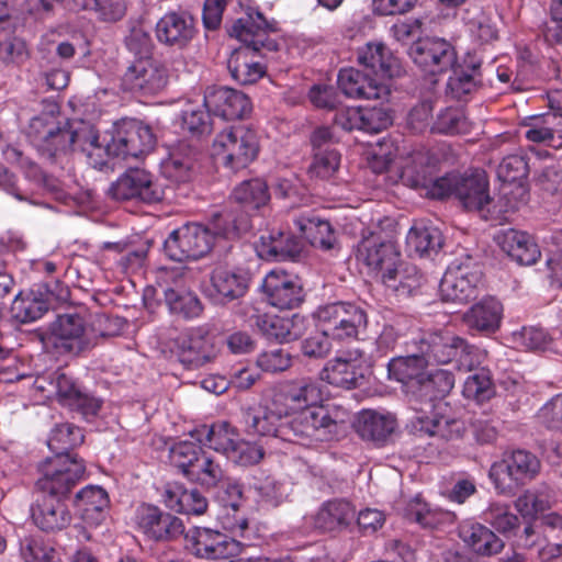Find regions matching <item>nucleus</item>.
Here are the masks:
<instances>
[{"label":"nucleus","instance_id":"obj_1","mask_svg":"<svg viewBox=\"0 0 562 562\" xmlns=\"http://www.w3.org/2000/svg\"><path fill=\"white\" fill-rule=\"evenodd\" d=\"M274 31V23L252 9L233 23L229 35L243 43V46L232 52L227 60L228 71L236 82L254 85L266 75V66L258 60V53L261 49L277 50L278 43L269 36Z\"/></svg>","mask_w":562,"mask_h":562},{"label":"nucleus","instance_id":"obj_2","mask_svg":"<svg viewBox=\"0 0 562 562\" xmlns=\"http://www.w3.org/2000/svg\"><path fill=\"white\" fill-rule=\"evenodd\" d=\"M323 392L318 382L311 378H302L282 384L273 394L272 404L280 405L281 412L288 416L291 412L295 415L310 413L319 416L321 422H314L315 431L318 435L310 438L307 448L318 447L322 443L336 441L345 430V423L337 418V414L325 405H322Z\"/></svg>","mask_w":562,"mask_h":562},{"label":"nucleus","instance_id":"obj_3","mask_svg":"<svg viewBox=\"0 0 562 562\" xmlns=\"http://www.w3.org/2000/svg\"><path fill=\"white\" fill-rule=\"evenodd\" d=\"M356 259L364 265L370 273L379 278L384 285L396 292L411 294L419 286L418 271L411 267L401 272V252L393 239V235L383 232L380 227L362 232L361 239L356 247Z\"/></svg>","mask_w":562,"mask_h":562},{"label":"nucleus","instance_id":"obj_4","mask_svg":"<svg viewBox=\"0 0 562 562\" xmlns=\"http://www.w3.org/2000/svg\"><path fill=\"white\" fill-rule=\"evenodd\" d=\"M409 352H419L429 364L456 362L459 370L472 371L480 363L479 349L447 330L417 329L403 341Z\"/></svg>","mask_w":562,"mask_h":562},{"label":"nucleus","instance_id":"obj_5","mask_svg":"<svg viewBox=\"0 0 562 562\" xmlns=\"http://www.w3.org/2000/svg\"><path fill=\"white\" fill-rule=\"evenodd\" d=\"M276 409L248 408L243 414L245 431L250 436L271 437L284 442L295 443L307 447L313 436L318 435L315 431L314 422H321L319 416L310 413L303 415H293L290 419H284V412L280 405H274Z\"/></svg>","mask_w":562,"mask_h":562},{"label":"nucleus","instance_id":"obj_6","mask_svg":"<svg viewBox=\"0 0 562 562\" xmlns=\"http://www.w3.org/2000/svg\"><path fill=\"white\" fill-rule=\"evenodd\" d=\"M214 158L225 168L238 171L255 161L260 151L257 132L248 125H232L221 131L213 140Z\"/></svg>","mask_w":562,"mask_h":562},{"label":"nucleus","instance_id":"obj_7","mask_svg":"<svg viewBox=\"0 0 562 562\" xmlns=\"http://www.w3.org/2000/svg\"><path fill=\"white\" fill-rule=\"evenodd\" d=\"M214 244L211 227L200 222H187L168 235L164 250L171 260L182 262L205 257Z\"/></svg>","mask_w":562,"mask_h":562},{"label":"nucleus","instance_id":"obj_8","mask_svg":"<svg viewBox=\"0 0 562 562\" xmlns=\"http://www.w3.org/2000/svg\"><path fill=\"white\" fill-rule=\"evenodd\" d=\"M40 471L37 486L43 494L63 499L83 477L86 465L77 456H54L41 464Z\"/></svg>","mask_w":562,"mask_h":562},{"label":"nucleus","instance_id":"obj_9","mask_svg":"<svg viewBox=\"0 0 562 562\" xmlns=\"http://www.w3.org/2000/svg\"><path fill=\"white\" fill-rule=\"evenodd\" d=\"M249 543L218 530L204 527L190 528L184 533V549L198 559L226 560L244 552Z\"/></svg>","mask_w":562,"mask_h":562},{"label":"nucleus","instance_id":"obj_10","mask_svg":"<svg viewBox=\"0 0 562 562\" xmlns=\"http://www.w3.org/2000/svg\"><path fill=\"white\" fill-rule=\"evenodd\" d=\"M482 276L480 265L471 256L454 259L448 266L439 284L442 301L467 303L475 297Z\"/></svg>","mask_w":562,"mask_h":562},{"label":"nucleus","instance_id":"obj_11","mask_svg":"<svg viewBox=\"0 0 562 562\" xmlns=\"http://www.w3.org/2000/svg\"><path fill=\"white\" fill-rule=\"evenodd\" d=\"M169 69L154 56L134 58L127 66L121 79L124 91L142 95H155L168 85Z\"/></svg>","mask_w":562,"mask_h":562},{"label":"nucleus","instance_id":"obj_12","mask_svg":"<svg viewBox=\"0 0 562 562\" xmlns=\"http://www.w3.org/2000/svg\"><path fill=\"white\" fill-rule=\"evenodd\" d=\"M110 195L117 201H136L156 204L165 199V188L150 172L134 168L128 169L112 183Z\"/></svg>","mask_w":562,"mask_h":562},{"label":"nucleus","instance_id":"obj_13","mask_svg":"<svg viewBox=\"0 0 562 562\" xmlns=\"http://www.w3.org/2000/svg\"><path fill=\"white\" fill-rule=\"evenodd\" d=\"M316 316L319 325L326 328L333 339L337 340L356 338L359 329L367 325L366 312L347 302H334L321 306Z\"/></svg>","mask_w":562,"mask_h":562},{"label":"nucleus","instance_id":"obj_14","mask_svg":"<svg viewBox=\"0 0 562 562\" xmlns=\"http://www.w3.org/2000/svg\"><path fill=\"white\" fill-rule=\"evenodd\" d=\"M408 54L420 71L429 76L447 72L457 63L454 47L441 37L418 38L411 45Z\"/></svg>","mask_w":562,"mask_h":562},{"label":"nucleus","instance_id":"obj_15","mask_svg":"<svg viewBox=\"0 0 562 562\" xmlns=\"http://www.w3.org/2000/svg\"><path fill=\"white\" fill-rule=\"evenodd\" d=\"M160 280L166 284L162 288L164 301L169 312L184 319L199 317L203 305L198 295L183 286V276L177 270H165Z\"/></svg>","mask_w":562,"mask_h":562},{"label":"nucleus","instance_id":"obj_16","mask_svg":"<svg viewBox=\"0 0 562 562\" xmlns=\"http://www.w3.org/2000/svg\"><path fill=\"white\" fill-rule=\"evenodd\" d=\"M111 132V140L116 144V150L122 159L138 158L154 148L155 136L151 128L138 120H122Z\"/></svg>","mask_w":562,"mask_h":562},{"label":"nucleus","instance_id":"obj_17","mask_svg":"<svg viewBox=\"0 0 562 562\" xmlns=\"http://www.w3.org/2000/svg\"><path fill=\"white\" fill-rule=\"evenodd\" d=\"M135 521L138 529L155 541H172L184 533V526L180 518L150 504H142L137 507Z\"/></svg>","mask_w":562,"mask_h":562},{"label":"nucleus","instance_id":"obj_18","mask_svg":"<svg viewBox=\"0 0 562 562\" xmlns=\"http://www.w3.org/2000/svg\"><path fill=\"white\" fill-rule=\"evenodd\" d=\"M177 356L189 369H198L215 356L210 330L205 326L190 327L175 339Z\"/></svg>","mask_w":562,"mask_h":562},{"label":"nucleus","instance_id":"obj_19","mask_svg":"<svg viewBox=\"0 0 562 562\" xmlns=\"http://www.w3.org/2000/svg\"><path fill=\"white\" fill-rule=\"evenodd\" d=\"M268 302L279 310H292L303 302V289L299 278L282 269H272L262 282Z\"/></svg>","mask_w":562,"mask_h":562},{"label":"nucleus","instance_id":"obj_20","mask_svg":"<svg viewBox=\"0 0 562 562\" xmlns=\"http://www.w3.org/2000/svg\"><path fill=\"white\" fill-rule=\"evenodd\" d=\"M57 402L85 419L93 418L102 407V400L83 390L71 376L58 373L54 381Z\"/></svg>","mask_w":562,"mask_h":562},{"label":"nucleus","instance_id":"obj_21","mask_svg":"<svg viewBox=\"0 0 562 562\" xmlns=\"http://www.w3.org/2000/svg\"><path fill=\"white\" fill-rule=\"evenodd\" d=\"M209 112L224 120L243 119L251 112L250 99L241 91L228 87H211L204 94Z\"/></svg>","mask_w":562,"mask_h":562},{"label":"nucleus","instance_id":"obj_22","mask_svg":"<svg viewBox=\"0 0 562 562\" xmlns=\"http://www.w3.org/2000/svg\"><path fill=\"white\" fill-rule=\"evenodd\" d=\"M528 196L527 186L502 184L496 198L488 195L487 202L480 214L485 221L502 225L509 222L512 216L527 204Z\"/></svg>","mask_w":562,"mask_h":562},{"label":"nucleus","instance_id":"obj_23","mask_svg":"<svg viewBox=\"0 0 562 562\" xmlns=\"http://www.w3.org/2000/svg\"><path fill=\"white\" fill-rule=\"evenodd\" d=\"M155 33L159 43L181 49L195 35L194 19L186 11L167 12L156 23Z\"/></svg>","mask_w":562,"mask_h":562},{"label":"nucleus","instance_id":"obj_24","mask_svg":"<svg viewBox=\"0 0 562 562\" xmlns=\"http://www.w3.org/2000/svg\"><path fill=\"white\" fill-rule=\"evenodd\" d=\"M335 123L346 131L359 130L378 134L392 124V116L382 106H360L337 114Z\"/></svg>","mask_w":562,"mask_h":562},{"label":"nucleus","instance_id":"obj_25","mask_svg":"<svg viewBox=\"0 0 562 562\" xmlns=\"http://www.w3.org/2000/svg\"><path fill=\"white\" fill-rule=\"evenodd\" d=\"M34 525L44 532H57L67 528L72 519L65 502L58 497L43 494L31 508Z\"/></svg>","mask_w":562,"mask_h":562},{"label":"nucleus","instance_id":"obj_26","mask_svg":"<svg viewBox=\"0 0 562 562\" xmlns=\"http://www.w3.org/2000/svg\"><path fill=\"white\" fill-rule=\"evenodd\" d=\"M337 85L340 91L351 99L379 100L389 94L385 85L353 67L339 70Z\"/></svg>","mask_w":562,"mask_h":562},{"label":"nucleus","instance_id":"obj_27","mask_svg":"<svg viewBox=\"0 0 562 562\" xmlns=\"http://www.w3.org/2000/svg\"><path fill=\"white\" fill-rule=\"evenodd\" d=\"M540 468V460L533 453L517 449L505 457L502 462L494 463L491 468L490 476L497 484L499 472L506 471L510 481L516 485H524L538 475Z\"/></svg>","mask_w":562,"mask_h":562},{"label":"nucleus","instance_id":"obj_28","mask_svg":"<svg viewBox=\"0 0 562 562\" xmlns=\"http://www.w3.org/2000/svg\"><path fill=\"white\" fill-rule=\"evenodd\" d=\"M495 241L514 261L521 266L535 265L541 251L533 236L524 231L507 228L499 231Z\"/></svg>","mask_w":562,"mask_h":562},{"label":"nucleus","instance_id":"obj_29","mask_svg":"<svg viewBox=\"0 0 562 562\" xmlns=\"http://www.w3.org/2000/svg\"><path fill=\"white\" fill-rule=\"evenodd\" d=\"M357 60L359 65L382 78H394L402 74L398 58L382 42H369L358 48Z\"/></svg>","mask_w":562,"mask_h":562},{"label":"nucleus","instance_id":"obj_30","mask_svg":"<svg viewBox=\"0 0 562 562\" xmlns=\"http://www.w3.org/2000/svg\"><path fill=\"white\" fill-rule=\"evenodd\" d=\"M464 430L463 422L446 417L437 412H431L430 415L418 414L411 420V431L419 437H438L450 441L461 438Z\"/></svg>","mask_w":562,"mask_h":562},{"label":"nucleus","instance_id":"obj_31","mask_svg":"<svg viewBox=\"0 0 562 562\" xmlns=\"http://www.w3.org/2000/svg\"><path fill=\"white\" fill-rule=\"evenodd\" d=\"M74 507L87 525L98 527L108 516L110 497L103 487L87 485L76 494Z\"/></svg>","mask_w":562,"mask_h":562},{"label":"nucleus","instance_id":"obj_32","mask_svg":"<svg viewBox=\"0 0 562 562\" xmlns=\"http://www.w3.org/2000/svg\"><path fill=\"white\" fill-rule=\"evenodd\" d=\"M255 249L267 261H294L301 255L302 243L291 233L277 232L261 235Z\"/></svg>","mask_w":562,"mask_h":562},{"label":"nucleus","instance_id":"obj_33","mask_svg":"<svg viewBox=\"0 0 562 562\" xmlns=\"http://www.w3.org/2000/svg\"><path fill=\"white\" fill-rule=\"evenodd\" d=\"M85 330V319L77 313L58 315L50 327L55 346L69 353H79L83 350Z\"/></svg>","mask_w":562,"mask_h":562},{"label":"nucleus","instance_id":"obj_34","mask_svg":"<svg viewBox=\"0 0 562 562\" xmlns=\"http://www.w3.org/2000/svg\"><path fill=\"white\" fill-rule=\"evenodd\" d=\"M396 419L391 414H380L364 409L359 413L355 428L361 439L375 447L385 446L396 428Z\"/></svg>","mask_w":562,"mask_h":562},{"label":"nucleus","instance_id":"obj_35","mask_svg":"<svg viewBox=\"0 0 562 562\" xmlns=\"http://www.w3.org/2000/svg\"><path fill=\"white\" fill-rule=\"evenodd\" d=\"M319 379L334 386L351 390L363 384L364 368L356 359L338 357L326 362Z\"/></svg>","mask_w":562,"mask_h":562},{"label":"nucleus","instance_id":"obj_36","mask_svg":"<svg viewBox=\"0 0 562 562\" xmlns=\"http://www.w3.org/2000/svg\"><path fill=\"white\" fill-rule=\"evenodd\" d=\"M458 536L476 554L490 557L499 553L504 542L486 526L465 520L459 525Z\"/></svg>","mask_w":562,"mask_h":562},{"label":"nucleus","instance_id":"obj_37","mask_svg":"<svg viewBox=\"0 0 562 562\" xmlns=\"http://www.w3.org/2000/svg\"><path fill=\"white\" fill-rule=\"evenodd\" d=\"M191 437L205 447L229 457L236 446L239 434L228 422L201 425L190 432Z\"/></svg>","mask_w":562,"mask_h":562},{"label":"nucleus","instance_id":"obj_38","mask_svg":"<svg viewBox=\"0 0 562 562\" xmlns=\"http://www.w3.org/2000/svg\"><path fill=\"white\" fill-rule=\"evenodd\" d=\"M162 501L170 510L184 515L199 516L207 509V499L200 491L188 490L177 482L166 484Z\"/></svg>","mask_w":562,"mask_h":562},{"label":"nucleus","instance_id":"obj_39","mask_svg":"<svg viewBox=\"0 0 562 562\" xmlns=\"http://www.w3.org/2000/svg\"><path fill=\"white\" fill-rule=\"evenodd\" d=\"M356 517L353 505L342 498L325 502L314 518L315 527L323 532L340 531L350 526Z\"/></svg>","mask_w":562,"mask_h":562},{"label":"nucleus","instance_id":"obj_40","mask_svg":"<svg viewBox=\"0 0 562 562\" xmlns=\"http://www.w3.org/2000/svg\"><path fill=\"white\" fill-rule=\"evenodd\" d=\"M502 316V303L495 297H485L464 313L463 322L471 330L492 334L499 328Z\"/></svg>","mask_w":562,"mask_h":562},{"label":"nucleus","instance_id":"obj_41","mask_svg":"<svg viewBox=\"0 0 562 562\" xmlns=\"http://www.w3.org/2000/svg\"><path fill=\"white\" fill-rule=\"evenodd\" d=\"M525 137L532 143L546 144L551 147L562 146V114L549 112L529 119Z\"/></svg>","mask_w":562,"mask_h":562},{"label":"nucleus","instance_id":"obj_42","mask_svg":"<svg viewBox=\"0 0 562 562\" xmlns=\"http://www.w3.org/2000/svg\"><path fill=\"white\" fill-rule=\"evenodd\" d=\"M250 276L244 269L216 267L211 273V285L224 300L233 301L244 296L249 288Z\"/></svg>","mask_w":562,"mask_h":562},{"label":"nucleus","instance_id":"obj_43","mask_svg":"<svg viewBox=\"0 0 562 562\" xmlns=\"http://www.w3.org/2000/svg\"><path fill=\"white\" fill-rule=\"evenodd\" d=\"M406 356L396 357L390 360L387 364L389 376L412 389H418L420 379L427 367L426 360L419 352H409L404 345Z\"/></svg>","mask_w":562,"mask_h":562},{"label":"nucleus","instance_id":"obj_44","mask_svg":"<svg viewBox=\"0 0 562 562\" xmlns=\"http://www.w3.org/2000/svg\"><path fill=\"white\" fill-rule=\"evenodd\" d=\"M488 198V181L481 175L459 176L456 199L469 211L482 212Z\"/></svg>","mask_w":562,"mask_h":562},{"label":"nucleus","instance_id":"obj_45","mask_svg":"<svg viewBox=\"0 0 562 562\" xmlns=\"http://www.w3.org/2000/svg\"><path fill=\"white\" fill-rule=\"evenodd\" d=\"M296 226L312 246L324 250L334 248L337 238L328 221L314 214H302L296 220Z\"/></svg>","mask_w":562,"mask_h":562},{"label":"nucleus","instance_id":"obj_46","mask_svg":"<svg viewBox=\"0 0 562 562\" xmlns=\"http://www.w3.org/2000/svg\"><path fill=\"white\" fill-rule=\"evenodd\" d=\"M232 199L245 212H255L269 203V187L267 182L260 178L245 180L235 187Z\"/></svg>","mask_w":562,"mask_h":562},{"label":"nucleus","instance_id":"obj_47","mask_svg":"<svg viewBox=\"0 0 562 562\" xmlns=\"http://www.w3.org/2000/svg\"><path fill=\"white\" fill-rule=\"evenodd\" d=\"M406 245L409 251L423 256L437 254L443 245L441 232L435 226L415 224L406 236Z\"/></svg>","mask_w":562,"mask_h":562},{"label":"nucleus","instance_id":"obj_48","mask_svg":"<svg viewBox=\"0 0 562 562\" xmlns=\"http://www.w3.org/2000/svg\"><path fill=\"white\" fill-rule=\"evenodd\" d=\"M251 314L248 317L250 326L257 327L268 339L280 342L296 339L297 335L290 329L291 321L276 315L260 314L258 310L248 307Z\"/></svg>","mask_w":562,"mask_h":562},{"label":"nucleus","instance_id":"obj_49","mask_svg":"<svg viewBox=\"0 0 562 562\" xmlns=\"http://www.w3.org/2000/svg\"><path fill=\"white\" fill-rule=\"evenodd\" d=\"M218 521L222 528L227 531L235 539L240 538L239 541L249 543L255 539V532L249 526V520L243 507L233 504L222 506L218 515Z\"/></svg>","mask_w":562,"mask_h":562},{"label":"nucleus","instance_id":"obj_50","mask_svg":"<svg viewBox=\"0 0 562 562\" xmlns=\"http://www.w3.org/2000/svg\"><path fill=\"white\" fill-rule=\"evenodd\" d=\"M83 440L85 435L79 426L63 423L52 429L47 445L54 456H72L70 451L80 446Z\"/></svg>","mask_w":562,"mask_h":562},{"label":"nucleus","instance_id":"obj_51","mask_svg":"<svg viewBox=\"0 0 562 562\" xmlns=\"http://www.w3.org/2000/svg\"><path fill=\"white\" fill-rule=\"evenodd\" d=\"M453 386L454 375L451 371L446 369H435L424 373L416 392L419 396L432 402L435 400L443 398L450 393Z\"/></svg>","mask_w":562,"mask_h":562},{"label":"nucleus","instance_id":"obj_52","mask_svg":"<svg viewBox=\"0 0 562 562\" xmlns=\"http://www.w3.org/2000/svg\"><path fill=\"white\" fill-rule=\"evenodd\" d=\"M251 228L248 215L238 216L235 211L223 212L214 215L211 231L217 238L227 240L236 239Z\"/></svg>","mask_w":562,"mask_h":562},{"label":"nucleus","instance_id":"obj_53","mask_svg":"<svg viewBox=\"0 0 562 562\" xmlns=\"http://www.w3.org/2000/svg\"><path fill=\"white\" fill-rule=\"evenodd\" d=\"M202 446L199 442L195 443L187 440L175 443L169 451L170 464L186 479H189L191 471H193L201 456L205 452Z\"/></svg>","mask_w":562,"mask_h":562},{"label":"nucleus","instance_id":"obj_54","mask_svg":"<svg viewBox=\"0 0 562 562\" xmlns=\"http://www.w3.org/2000/svg\"><path fill=\"white\" fill-rule=\"evenodd\" d=\"M48 303L34 292L18 294L11 305V314L15 321L22 324L40 319L47 311Z\"/></svg>","mask_w":562,"mask_h":562},{"label":"nucleus","instance_id":"obj_55","mask_svg":"<svg viewBox=\"0 0 562 562\" xmlns=\"http://www.w3.org/2000/svg\"><path fill=\"white\" fill-rule=\"evenodd\" d=\"M483 519L497 532L510 537L519 529V518L512 513L510 506L501 502L491 503L483 512Z\"/></svg>","mask_w":562,"mask_h":562},{"label":"nucleus","instance_id":"obj_56","mask_svg":"<svg viewBox=\"0 0 562 562\" xmlns=\"http://www.w3.org/2000/svg\"><path fill=\"white\" fill-rule=\"evenodd\" d=\"M340 153L333 147L314 150L313 160L308 167L311 178L331 180L339 170Z\"/></svg>","mask_w":562,"mask_h":562},{"label":"nucleus","instance_id":"obj_57","mask_svg":"<svg viewBox=\"0 0 562 562\" xmlns=\"http://www.w3.org/2000/svg\"><path fill=\"white\" fill-rule=\"evenodd\" d=\"M529 172V165L522 155L506 156L497 168V177L502 184L526 186L525 180Z\"/></svg>","mask_w":562,"mask_h":562},{"label":"nucleus","instance_id":"obj_58","mask_svg":"<svg viewBox=\"0 0 562 562\" xmlns=\"http://www.w3.org/2000/svg\"><path fill=\"white\" fill-rule=\"evenodd\" d=\"M462 393L464 397L477 403L488 401L495 393L490 371L480 369L470 374L464 381Z\"/></svg>","mask_w":562,"mask_h":562},{"label":"nucleus","instance_id":"obj_59","mask_svg":"<svg viewBox=\"0 0 562 562\" xmlns=\"http://www.w3.org/2000/svg\"><path fill=\"white\" fill-rule=\"evenodd\" d=\"M111 138L112 132L108 131L94 144L85 147L87 161L94 169L102 170L111 158H120L116 144Z\"/></svg>","mask_w":562,"mask_h":562},{"label":"nucleus","instance_id":"obj_60","mask_svg":"<svg viewBox=\"0 0 562 562\" xmlns=\"http://www.w3.org/2000/svg\"><path fill=\"white\" fill-rule=\"evenodd\" d=\"M223 477L224 471L220 462L210 453L204 452L193 471H191V475L188 480L202 486L214 487Z\"/></svg>","mask_w":562,"mask_h":562},{"label":"nucleus","instance_id":"obj_61","mask_svg":"<svg viewBox=\"0 0 562 562\" xmlns=\"http://www.w3.org/2000/svg\"><path fill=\"white\" fill-rule=\"evenodd\" d=\"M468 68L471 72L454 69L447 82V93L458 101L464 100L477 86L475 77L480 70V64H473Z\"/></svg>","mask_w":562,"mask_h":562},{"label":"nucleus","instance_id":"obj_62","mask_svg":"<svg viewBox=\"0 0 562 562\" xmlns=\"http://www.w3.org/2000/svg\"><path fill=\"white\" fill-rule=\"evenodd\" d=\"M58 124L55 117L47 114H42L31 120L26 136L37 151L40 149H47V138H49L53 132L57 131Z\"/></svg>","mask_w":562,"mask_h":562},{"label":"nucleus","instance_id":"obj_63","mask_svg":"<svg viewBox=\"0 0 562 562\" xmlns=\"http://www.w3.org/2000/svg\"><path fill=\"white\" fill-rule=\"evenodd\" d=\"M432 131L445 135L464 134L469 131V123L460 110L448 108L438 114Z\"/></svg>","mask_w":562,"mask_h":562},{"label":"nucleus","instance_id":"obj_64","mask_svg":"<svg viewBox=\"0 0 562 562\" xmlns=\"http://www.w3.org/2000/svg\"><path fill=\"white\" fill-rule=\"evenodd\" d=\"M20 553L25 562H53L55 550L41 537H24L20 542Z\"/></svg>","mask_w":562,"mask_h":562}]
</instances>
